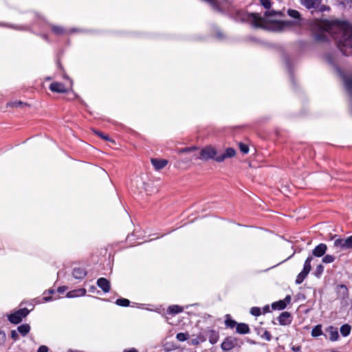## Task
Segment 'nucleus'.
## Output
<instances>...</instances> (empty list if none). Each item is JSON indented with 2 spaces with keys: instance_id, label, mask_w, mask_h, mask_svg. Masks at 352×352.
<instances>
[{
  "instance_id": "1",
  "label": "nucleus",
  "mask_w": 352,
  "mask_h": 352,
  "mask_svg": "<svg viewBox=\"0 0 352 352\" xmlns=\"http://www.w3.org/2000/svg\"><path fill=\"white\" fill-rule=\"evenodd\" d=\"M322 28L333 34L340 44L352 47V26L346 22L324 21Z\"/></svg>"
},
{
  "instance_id": "2",
  "label": "nucleus",
  "mask_w": 352,
  "mask_h": 352,
  "mask_svg": "<svg viewBox=\"0 0 352 352\" xmlns=\"http://www.w3.org/2000/svg\"><path fill=\"white\" fill-rule=\"evenodd\" d=\"M279 14L278 12L274 10H268L265 12L264 17L261 16L258 14L253 13L251 14L250 19L256 27H263L265 23L268 21V18Z\"/></svg>"
},
{
  "instance_id": "3",
  "label": "nucleus",
  "mask_w": 352,
  "mask_h": 352,
  "mask_svg": "<svg viewBox=\"0 0 352 352\" xmlns=\"http://www.w3.org/2000/svg\"><path fill=\"white\" fill-rule=\"evenodd\" d=\"M218 156L217 148L212 145H207L200 149L199 154L197 157V159L204 161H208Z\"/></svg>"
},
{
  "instance_id": "4",
  "label": "nucleus",
  "mask_w": 352,
  "mask_h": 352,
  "mask_svg": "<svg viewBox=\"0 0 352 352\" xmlns=\"http://www.w3.org/2000/svg\"><path fill=\"white\" fill-rule=\"evenodd\" d=\"M29 314V310L26 308L21 309L14 313L8 316V320L13 324L19 323L23 318Z\"/></svg>"
},
{
  "instance_id": "5",
  "label": "nucleus",
  "mask_w": 352,
  "mask_h": 352,
  "mask_svg": "<svg viewBox=\"0 0 352 352\" xmlns=\"http://www.w3.org/2000/svg\"><path fill=\"white\" fill-rule=\"evenodd\" d=\"M237 345V339L232 337H228L221 344V349L225 351H230Z\"/></svg>"
},
{
  "instance_id": "6",
  "label": "nucleus",
  "mask_w": 352,
  "mask_h": 352,
  "mask_svg": "<svg viewBox=\"0 0 352 352\" xmlns=\"http://www.w3.org/2000/svg\"><path fill=\"white\" fill-rule=\"evenodd\" d=\"M236 151L232 148H228L223 154L219 155L214 158L217 162H223L227 158L232 157L235 155Z\"/></svg>"
},
{
  "instance_id": "7",
  "label": "nucleus",
  "mask_w": 352,
  "mask_h": 352,
  "mask_svg": "<svg viewBox=\"0 0 352 352\" xmlns=\"http://www.w3.org/2000/svg\"><path fill=\"white\" fill-rule=\"evenodd\" d=\"M334 248L338 251L349 250L346 239H337L334 241Z\"/></svg>"
},
{
  "instance_id": "8",
  "label": "nucleus",
  "mask_w": 352,
  "mask_h": 352,
  "mask_svg": "<svg viewBox=\"0 0 352 352\" xmlns=\"http://www.w3.org/2000/svg\"><path fill=\"white\" fill-rule=\"evenodd\" d=\"M50 89L53 92L57 93H65L67 91L65 86L63 83L58 82H54L51 83L50 85Z\"/></svg>"
},
{
  "instance_id": "9",
  "label": "nucleus",
  "mask_w": 352,
  "mask_h": 352,
  "mask_svg": "<svg viewBox=\"0 0 352 352\" xmlns=\"http://www.w3.org/2000/svg\"><path fill=\"white\" fill-rule=\"evenodd\" d=\"M151 161L152 165L154 166L155 169L157 170H160L162 169L168 164V160H164V159L153 158V159H151Z\"/></svg>"
},
{
  "instance_id": "10",
  "label": "nucleus",
  "mask_w": 352,
  "mask_h": 352,
  "mask_svg": "<svg viewBox=\"0 0 352 352\" xmlns=\"http://www.w3.org/2000/svg\"><path fill=\"white\" fill-rule=\"evenodd\" d=\"M97 285L104 293L110 291V283L107 278H100L97 280Z\"/></svg>"
},
{
  "instance_id": "11",
  "label": "nucleus",
  "mask_w": 352,
  "mask_h": 352,
  "mask_svg": "<svg viewBox=\"0 0 352 352\" xmlns=\"http://www.w3.org/2000/svg\"><path fill=\"white\" fill-rule=\"evenodd\" d=\"M327 247L324 243H320L313 250V255L317 257H320L326 253Z\"/></svg>"
},
{
  "instance_id": "12",
  "label": "nucleus",
  "mask_w": 352,
  "mask_h": 352,
  "mask_svg": "<svg viewBox=\"0 0 352 352\" xmlns=\"http://www.w3.org/2000/svg\"><path fill=\"white\" fill-rule=\"evenodd\" d=\"M287 14L289 16L292 18L296 19V21H294L293 23L295 25H300L301 24L302 19L300 17V13L295 10L289 9L287 10Z\"/></svg>"
},
{
  "instance_id": "13",
  "label": "nucleus",
  "mask_w": 352,
  "mask_h": 352,
  "mask_svg": "<svg viewBox=\"0 0 352 352\" xmlns=\"http://www.w3.org/2000/svg\"><path fill=\"white\" fill-rule=\"evenodd\" d=\"M291 321V315L289 312H283L278 317V322L281 325L289 324Z\"/></svg>"
},
{
  "instance_id": "14",
  "label": "nucleus",
  "mask_w": 352,
  "mask_h": 352,
  "mask_svg": "<svg viewBox=\"0 0 352 352\" xmlns=\"http://www.w3.org/2000/svg\"><path fill=\"white\" fill-rule=\"evenodd\" d=\"M337 292L338 296L342 299H346L349 297L348 289L344 285H338L337 287Z\"/></svg>"
},
{
  "instance_id": "15",
  "label": "nucleus",
  "mask_w": 352,
  "mask_h": 352,
  "mask_svg": "<svg viewBox=\"0 0 352 352\" xmlns=\"http://www.w3.org/2000/svg\"><path fill=\"white\" fill-rule=\"evenodd\" d=\"M327 332L329 335V339L331 341H336L339 338L338 330L333 327H329L327 329Z\"/></svg>"
},
{
  "instance_id": "16",
  "label": "nucleus",
  "mask_w": 352,
  "mask_h": 352,
  "mask_svg": "<svg viewBox=\"0 0 352 352\" xmlns=\"http://www.w3.org/2000/svg\"><path fill=\"white\" fill-rule=\"evenodd\" d=\"M301 3L307 8L317 7L320 3V0H301Z\"/></svg>"
},
{
  "instance_id": "17",
  "label": "nucleus",
  "mask_w": 352,
  "mask_h": 352,
  "mask_svg": "<svg viewBox=\"0 0 352 352\" xmlns=\"http://www.w3.org/2000/svg\"><path fill=\"white\" fill-rule=\"evenodd\" d=\"M236 332L240 334H247L250 333V328L245 323H239L236 325Z\"/></svg>"
},
{
  "instance_id": "18",
  "label": "nucleus",
  "mask_w": 352,
  "mask_h": 352,
  "mask_svg": "<svg viewBox=\"0 0 352 352\" xmlns=\"http://www.w3.org/2000/svg\"><path fill=\"white\" fill-rule=\"evenodd\" d=\"M72 275L75 278L81 279L86 276V271L82 268H75L72 272Z\"/></svg>"
},
{
  "instance_id": "19",
  "label": "nucleus",
  "mask_w": 352,
  "mask_h": 352,
  "mask_svg": "<svg viewBox=\"0 0 352 352\" xmlns=\"http://www.w3.org/2000/svg\"><path fill=\"white\" fill-rule=\"evenodd\" d=\"M86 294V290L85 289H79L78 290L71 291L67 293V296L68 298H74L77 296H82Z\"/></svg>"
},
{
  "instance_id": "20",
  "label": "nucleus",
  "mask_w": 352,
  "mask_h": 352,
  "mask_svg": "<svg viewBox=\"0 0 352 352\" xmlns=\"http://www.w3.org/2000/svg\"><path fill=\"white\" fill-rule=\"evenodd\" d=\"M343 80H344L346 89L349 92H351V91H352V76H343Z\"/></svg>"
},
{
  "instance_id": "21",
  "label": "nucleus",
  "mask_w": 352,
  "mask_h": 352,
  "mask_svg": "<svg viewBox=\"0 0 352 352\" xmlns=\"http://www.w3.org/2000/svg\"><path fill=\"white\" fill-rule=\"evenodd\" d=\"M313 260V256H309L307 258L305 262V264H304V267H303V271H305V272H307V273H309L311 270V261Z\"/></svg>"
},
{
  "instance_id": "22",
  "label": "nucleus",
  "mask_w": 352,
  "mask_h": 352,
  "mask_svg": "<svg viewBox=\"0 0 352 352\" xmlns=\"http://www.w3.org/2000/svg\"><path fill=\"white\" fill-rule=\"evenodd\" d=\"M168 313L177 314L183 311V308L179 305H171L168 307Z\"/></svg>"
},
{
  "instance_id": "23",
  "label": "nucleus",
  "mask_w": 352,
  "mask_h": 352,
  "mask_svg": "<svg viewBox=\"0 0 352 352\" xmlns=\"http://www.w3.org/2000/svg\"><path fill=\"white\" fill-rule=\"evenodd\" d=\"M286 305L287 304L285 300H279L272 304V307L274 309L281 310L285 309L286 307Z\"/></svg>"
},
{
  "instance_id": "24",
  "label": "nucleus",
  "mask_w": 352,
  "mask_h": 352,
  "mask_svg": "<svg viewBox=\"0 0 352 352\" xmlns=\"http://www.w3.org/2000/svg\"><path fill=\"white\" fill-rule=\"evenodd\" d=\"M218 339H219V336H218L217 333L213 330L210 331V336H209V342L212 344H214L217 342Z\"/></svg>"
},
{
  "instance_id": "25",
  "label": "nucleus",
  "mask_w": 352,
  "mask_h": 352,
  "mask_svg": "<svg viewBox=\"0 0 352 352\" xmlns=\"http://www.w3.org/2000/svg\"><path fill=\"white\" fill-rule=\"evenodd\" d=\"M30 327L27 324L18 327V331L23 336H25L30 331Z\"/></svg>"
},
{
  "instance_id": "26",
  "label": "nucleus",
  "mask_w": 352,
  "mask_h": 352,
  "mask_svg": "<svg viewBox=\"0 0 352 352\" xmlns=\"http://www.w3.org/2000/svg\"><path fill=\"white\" fill-rule=\"evenodd\" d=\"M351 330V327L350 325L346 324L341 327L340 328V333L343 336H347L349 335Z\"/></svg>"
},
{
  "instance_id": "27",
  "label": "nucleus",
  "mask_w": 352,
  "mask_h": 352,
  "mask_svg": "<svg viewBox=\"0 0 352 352\" xmlns=\"http://www.w3.org/2000/svg\"><path fill=\"white\" fill-rule=\"evenodd\" d=\"M308 274V273L305 272V271L302 270V272H300L296 276V283H302Z\"/></svg>"
},
{
  "instance_id": "28",
  "label": "nucleus",
  "mask_w": 352,
  "mask_h": 352,
  "mask_svg": "<svg viewBox=\"0 0 352 352\" xmlns=\"http://www.w3.org/2000/svg\"><path fill=\"white\" fill-rule=\"evenodd\" d=\"M322 334L321 325H316L311 331V336L317 337Z\"/></svg>"
},
{
  "instance_id": "29",
  "label": "nucleus",
  "mask_w": 352,
  "mask_h": 352,
  "mask_svg": "<svg viewBox=\"0 0 352 352\" xmlns=\"http://www.w3.org/2000/svg\"><path fill=\"white\" fill-rule=\"evenodd\" d=\"M129 300L126 298H119L116 300V304L122 307H127L129 305Z\"/></svg>"
},
{
  "instance_id": "30",
  "label": "nucleus",
  "mask_w": 352,
  "mask_h": 352,
  "mask_svg": "<svg viewBox=\"0 0 352 352\" xmlns=\"http://www.w3.org/2000/svg\"><path fill=\"white\" fill-rule=\"evenodd\" d=\"M24 105H26V104L22 102L21 101H13V102H10L7 104L8 107H23Z\"/></svg>"
},
{
  "instance_id": "31",
  "label": "nucleus",
  "mask_w": 352,
  "mask_h": 352,
  "mask_svg": "<svg viewBox=\"0 0 352 352\" xmlns=\"http://www.w3.org/2000/svg\"><path fill=\"white\" fill-rule=\"evenodd\" d=\"M335 261V257L332 255H329V254H327V255H325L323 258H322V261L323 263H333V261Z\"/></svg>"
},
{
  "instance_id": "32",
  "label": "nucleus",
  "mask_w": 352,
  "mask_h": 352,
  "mask_svg": "<svg viewBox=\"0 0 352 352\" xmlns=\"http://www.w3.org/2000/svg\"><path fill=\"white\" fill-rule=\"evenodd\" d=\"M199 148L196 146H192V147H186V148H182L179 151V153H190V152H193L195 151H197L198 150Z\"/></svg>"
},
{
  "instance_id": "33",
  "label": "nucleus",
  "mask_w": 352,
  "mask_h": 352,
  "mask_svg": "<svg viewBox=\"0 0 352 352\" xmlns=\"http://www.w3.org/2000/svg\"><path fill=\"white\" fill-rule=\"evenodd\" d=\"M225 324H226V327H230V328H233L236 325H237L236 322L230 318H227L225 321Z\"/></svg>"
},
{
  "instance_id": "34",
  "label": "nucleus",
  "mask_w": 352,
  "mask_h": 352,
  "mask_svg": "<svg viewBox=\"0 0 352 352\" xmlns=\"http://www.w3.org/2000/svg\"><path fill=\"white\" fill-rule=\"evenodd\" d=\"M239 149H240V151H241L243 153L246 154V153H248V151H249V147H248V146L247 144H243V143H242V142H240V143L239 144Z\"/></svg>"
},
{
  "instance_id": "35",
  "label": "nucleus",
  "mask_w": 352,
  "mask_h": 352,
  "mask_svg": "<svg viewBox=\"0 0 352 352\" xmlns=\"http://www.w3.org/2000/svg\"><path fill=\"white\" fill-rule=\"evenodd\" d=\"M176 338L179 341L183 342L188 339V335L184 333H179L177 334Z\"/></svg>"
},
{
  "instance_id": "36",
  "label": "nucleus",
  "mask_w": 352,
  "mask_h": 352,
  "mask_svg": "<svg viewBox=\"0 0 352 352\" xmlns=\"http://www.w3.org/2000/svg\"><path fill=\"white\" fill-rule=\"evenodd\" d=\"M290 24V22L289 21H278L276 23V25L280 30H283L285 27L289 26Z\"/></svg>"
},
{
  "instance_id": "37",
  "label": "nucleus",
  "mask_w": 352,
  "mask_h": 352,
  "mask_svg": "<svg viewBox=\"0 0 352 352\" xmlns=\"http://www.w3.org/2000/svg\"><path fill=\"white\" fill-rule=\"evenodd\" d=\"M324 270V267L322 265L320 264L317 266L315 274L317 277H320V275L322 274Z\"/></svg>"
},
{
  "instance_id": "38",
  "label": "nucleus",
  "mask_w": 352,
  "mask_h": 352,
  "mask_svg": "<svg viewBox=\"0 0 352 352\" xmlns=\"http://www.w3.org/2000/svg\"><path fill=\"white\" fill-rule=\"evenodd\" d=\"M52 31L56 34H62L64 33V30L61 27L53 26Z\"/></svg>"
},
{
  "instance_id": "39",
  "label": "nucleus",
  "mask_w": 352,
  "mask_h": 352,
  "mask_svg": "<svg viewBox=\"0 0 352 352\" xmlns=\"http://www.w3.org/2000/svg\"><path fill=\"white\" fill-rule=\"evenodd\" d=\"M261 4L266 9H270L271 7V1L270 0H260Z\"/></svg>"
},
{
  "instance_id": "40",
  "label": "nucleus",
  "mask_w": 352,
  "mask_h": 352,
  "mask_svg": "<svg viewBox=\"0 0 352 352\" xmlns=\"http://www.w3.org/2000/svg\"><path fill=\"white\" fill-rule=\"evenodd\" d=\"M251 314L258 316L261 315V309L258 307H252L250 310Z\"/></svg>"
},
{
  "instance_id": "41",
  "label": "nucleus",
  "mask_w": 352,
  "mask_h": 352,
  "mask_svg": "<svg viewBox=\"0 0 352 352\" xmlns=\"http://www.w3.org/2000/svg\"><path fill=\"white\" fill-rule=\"evenodd\" d=\"M261 337L267 341H270L272 339L271 333L267 331H265Z\"/></svg>"
},
{
  "instance_id": "42",
  "label": "nucleus",
  "mask_w": 352,
  "mask_h": 352,
  "mask_svg": "<svg viewBox=\"0 0 352 352\" xmlns=\"http://www.w3.org/2000/svg\"><path fill=\"white\" fill-rule=\"evenodd\" d=\"M94 133L96 134H97L98 136H100V138H102V139H104V140H110L107 135H104L103 133H102L100 131H94Z\"/></svg>"
},
{
  "instance_id": "43",
  "label": "nucleus",
  "mask_w": 352,
  "mask_h": 352,
  "mask_svg": "<svg viewBox=\"0 0 352 352\" xmlns=\"http://www.w3.org/2000/svg\"><path fill=\"white\" fill-rule=\"evenodd\" d=\"M346 239H347L349 250H351V249H352V235L347 237Z\"/></svg>"
},
{
  "instance_id": "44",
  "label": "nucleus",
  "mask_w": 352,
  "mask_h": 352,
  "mask_svg": "<svg viewBox=\"0 0 352 352\" xmlns=\"http://www.w3.org/2000/svg\"><path fill=\"white\" fill-rule=\"evenodd\" d=\"M47 351H48V348L44 345L41 346L37 351V352H47Z\"/></svg>"
},
{
  "instance_id": "45",
  "label": "nucleus",
  "mask_w": 352,
  "mask_h": 352,
  "mask_svg": "<svg viewBox=\"0 0 352 352\" xmlns=\"http://www.w3.org/2000/svg\"><path fill=\"white\" fill-rule=\"evenodd\" d=\"M11 336L14 340H16L18 338V333L15 330L11 331Z\"/></svg>"
},
{
  "instance_id": "46",
  "label": "nucleus",
  "mask_w": 352,
  "mask_h": 352,
  "mask_svg": "<svg viewBox=\"0 0 352 352\" xmlns=\"http://www.w3.org/2000/svg\"><path fill=\"white\" fill-rule=\"evenodd\" d=\"M292 349L294 352H300L301 350V347L300 346H293Z\"/></svg>"
},
{
  "instance_id": "47",
  "label": "nucleus",
  "mask_w": 352,
  "mask_h": 352,
  "mask_svg": "<svg viewBox=\"0 0 352 352\" xmlns=\"http://www.w3.org/2000/svg\"><path fill=\"white\" fill-rule=\"evenodd\" d=\"M6 339V335L3 333L0 332V344L3 342Z\"/></svg>"
},
{
  "instance_id": "48",
  "label": "nucleus",
  "mask_w": 352,
  "mask_h": 352,
  "mask_svg": "<svg viewBox=\"0 0 352 352\" xmlns=\"http://www.w3.org/2000/svg\"><path fill=\"white\" fill-rule=\"evenodd\" d=\"M339 2L343 5L349 4L351 2V0H338Z\"/></svg>"
},
{
  "instance_id": "49",
  "label": "nucleus",
  "mask_w": 352,
  "mask_h": 352,
  "mask_svg": "<svg viewBox=\"0 0 352 352\" xmlns=\"http://www.w3.org/2000/svg\"><path fill=\"white\" fill-rule=\"evenodd\" d=\"M123 352H138V350L135 348H131L129 349H125L123 351Z\"/></svg>"
},
{
  "instance_id": "50",
  "label": "nucleus",
  "mask_w": 352,
  "mask_h": 352,
  "mask_svg": "<svg viewBox=\"0 0 352 352\" xmlns=\"http://www.w3.org/2000/svg\"><path fill=\"white\" fill-rule=\"evenodd\" d=\"M336 71L338 74H340L341 76L342 75V72L340 71V69L339 68H336Z\"/></svg>"
},
{
  "instance_id": "51",
  "label": "nucleus",
  "mask_w": 352,
  "mask_h": 352,
  "mask_svg": "<svg viewBox=\"0 0 352 352\" xmlns=\"http://www.w3.org/2000/svg\"><path fill=\"white\" fill-rule=\"evenodd\" d=\"M285 300H287V301L289 302L290 300V297L289 296H287L285 298Z\"/></svg>"
},
{
  "instance_id": "52",
  "label": "nucleus",
  "mask_w": 352,
  "mask_h": 352,
  "mask_svg": "<svg viewBox=\"0 0 352 352\" xmlns=\"http://www.w3.org/2000/svg\"><path fill=\"white\" fill-rule=\"evenodd\" d=\"M58 291H59L60 292H63V289H60V288H59V289H58Z\"/></svg>"
},
{
  "instance_id": "53",
  "label": "nucleus",
  "mask_w": 352,
  "mask_h": 352,
  "mask_svg": "<svg viewBox=\"0 0 352 352\" xmlns=\"http://www.w3.org/2000/svg\"><path fill=\"white\" fill-rule=\"evenodd\" d=\"M50 299H51V298H45V300H50Z\"/></svg>"
}]
</instances>
